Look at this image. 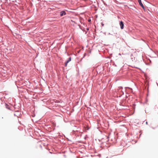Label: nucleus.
<instances>
[{
    "label": "nucleus",
    "instance_id": "obj_1",
    "mask_svg": "<svg viewBox=\"0 0 158 158\" xmlns=\"http://www.w3.org/2000/svg\"><path fill=\"white\" fill-rule=\"evenodd\" d=\"M120 28L121 29H123L124 27V23L122 21H121L120 23Z\"/></svg>",
    "mask_w": 158,
    "mask_h": 158
},
{
    "label": "nucleus",
    "instance_id": "obj_2",
    "mask_svg": "<svg viewBox=\"0 0 158 158\" xmlns=\"http://www.w3.org/2000/svg\"><path fill=\"white\" fill-rule=\"evenodd\" d=\"M138 2H139V3L140 5L143 8V9H144V6L143 5V4L141 2V0H138Z\"/></svg>",
    "mask_w": 158,
    "mask_h": 158
},
{
    "label": "nucleus",
    "instance_id": "obj_3",
    "mask_svg": "<svg viewBox=\"0 0 158 158\" xmlns=\"http://www.w3.org/2000/svg\"><path fill=\"white\" fill-rule=\"evenodd\" d=\"M71 60V58L70 57L68 60H67V61H66V63H65V66H67V64Z\"/></svg>",
    "mask_w": 158,
    "mask_h": 158
},
{
    "label": "nucleus",
    "instance_id": "obj_4",
    "mask_svg": "<svg viewBox=\"0 0 158 158\" xmlns=\"http://www.w3.org/2000/svg\"><path fill=\"white\" fill-rule=\"evenodd\" d=\"M66 15V13L65 11H61L60 12V15L61 16H62L64 15Z\"/></svg>",
    "mask_w": 158,
    "mask_h": 158
},
{
    "label": "nucleus",
    "instance_id": "obj_5",
    "mask_svg": "<svg viewBox=\"0 0 158 158\" xmlns=\"http://www.w3.org/2000/svg\"><path fill=\"white\" fill-rule=\"evenodd\" d=\"M146 124H148V123H147V122H146Z\"/></svg>",
    "mask_w": 158,
    "mask_h": 158
},
{
    "label": "nucleus",
    "instance_id": "obj_6",
    "mask_svg": "<svg viewBox=\"0 0 158 158\" xmlns=\"http://www.w3.org/2000/svg\"><path fill=\"white\" fill-rule=\"evenodd\" d=\"M88 21H90V19H89V20Z\"/></svg>",
    "mask_w": 158,
    "mask_h": 158
},
{
    "label": "nucleus",
    "instance_id": "obj_7",
    "mask_svg": "<svg viewBox=\"0 0 158 158\" xmlns=\"http://www.w3.org/2000/svg\"><path fill=\"white\" fill-rule=\"evenodd\" d=\"M120 89H122V87H120Z\"/></svg>",
    "mask_w": 158,
    "mask_h": 158
}]
</instances>
